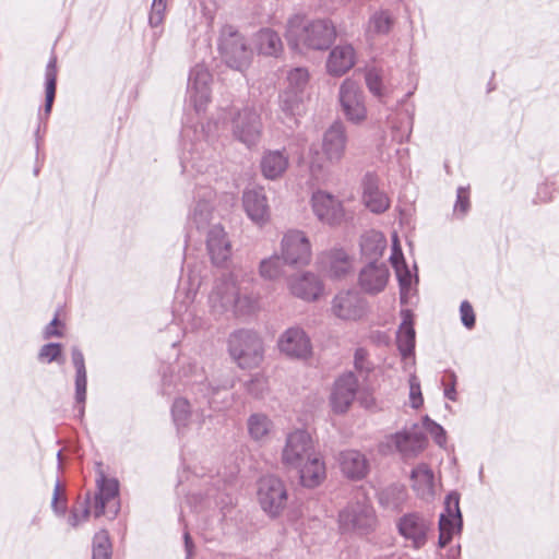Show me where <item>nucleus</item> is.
Returning <instances> with one entry per match:
<instances>
[{
  "instance_id": "f257e3e1",
  "label": "nucleus",
  "mask_w": 559,
  "mask_h": 559,
  "mask_svg": "<svg viewBox=\"0 0 559 559\" xmlns=\"http://www.w3.org/2000/svg\"><path fill=\"white\" fill-rule=\"evenodd\" d=\"M281 462L287 469L298 473L304 487L316 488L326 477L325 463L317 451L313 438L305 429H295L287 433Z\"/></svg>"
},
{
  "instance_id": "f03ea898",
  "label": "nucleus",
  "mask_w": 559,
  "mask_h": 559,
  "mask_svg": "<svg viewBox=\"0 0 559 559\" xmlns=\"http://www.w3.org/2000/svg\"><path fill=\"white\" fill-rule=\"evenodd\" d=\"M335 37L336 29L330 20H309L300 14L287 20L285 38L294 50H326Z\"/></svg>"
},
{
  "instance_id": "7ed1b4c3",
  "label": "nucleus",
  "mask_w": 559,
  "mask_h": 559,
  "mask_svg": "<svg viewBox=\"0 0 559 559\" xmlns=\"http://www.w3.org/2000/svg\"><path fill=\"white\" fill-rule=\"evenodd\" d=\"M212 312L215 316L230 313L234 317H243L253 313L258 301L247 290L242 289L234 273L219 278L209 297Z\"/></svg>"
},
{
  "instance_id": "20e7f679",
  "label": "nucleus",
  "mask_w": 559,
  "mask_h": 559,
  "mask_svg": "<svg viewBox=\"0 0 559 559\" xmlns=\"http://www.w3.org/2000/svg\"><path fill=\"white\" fill-rule=\"evenodd\" d=\"M338 524L343 533L364 536L376 531L378 519L372 506L361 493L340 512Z\"/></svg>"
},
{
  "instance_id": "39448f33",
  "label": "nucleus",
  "mask_w": 559,
  "mask_h": 559,
  "mask_svg": "<svg viewBox=\"0 0 559 559\" xmlns=\"http://www.w3.org/2000/svg\"><path fill=\"white\" fill-rule=\"evenodd\" d=\"M228 352L241 369H253L261 365L264 347L261 337L251 330H237L228 337Z\"/></svg>"
},
{
  "instance_id": "423d86ee",
  "label": "nucleus",
  "mask_w": 559,
  "mask_h": 559,
  "mask_svg": "<svg viewBox=\"0 0 559 559\" xmlns=\"http://www.w3.org/2000/svg\"><path fill=\"white\" fill-rule=\"evenodd\" d=\"M347 131L343 122H333L323 133L321 151L323 162L312 159L310 163V170L313 175L322 173L328 165H336L342 162L345 156L347 147Z\"/></svg>"
},
{
  "instance_id": "0eeeda50",
  "label": "nucleus",
  "mask_w": 559,
  "mask_h": 559,
  "mask_svg": "<svg viewBox=\"0 0 559 559\" xmlns=\"http://www.w3.org/2000/svg\"><path fill=\"white\" fill-rule=\"evenodd\" d=\"M218 49L223 61L231 69L243 71L251 63V48L246 38L230 25L222 28Z\"/></svg>"
},
{
  "instance_id": "6e6552de",
  "label": "nucleus",
  "mask_w": 559,
  "mask_h": 559,
  "mask_svg": "<svg viewBox=\"0 0 559 559\" xmlns=\"http://www.w3.org/2000/svg\"><path fill=\"white\" fill-rule=\"evenodd\" d=\"M258 501L270 518H278L288 504V491L285 483L276 476L260 479Z\"/></svg>"
},
{
  "instance_id": "1a4fd4ad",
  "label": "nucleus",
  "mask_w": 559,
  "mask_h": 559,
  "mask_svg": "<svg viewBox=\"0 0 559 559\" xmlns=\"http://www.w3.org/2000/svg\"><path fill=\"white\" fill-rule=\"evenodd\" d=\"M263 124L260 114L253 107H245L231 119L234 138L247 147L255 146L262 136Z\"/></svg>"
},
{
  "instance_id": "9d476101",
  "label": "nucleus",
  "mask_w": 559,
  "mask_h": 559,
  "mask_svg": "<svg viewBox=\"0 0 559 559\" xmlns=\"http://www.w3.org/2000/svg\"><path fill=\"white\" fill-rule=\"evenodd\" d=\"M338 100L344 116L352 123L359 124L367 119L364 92L356 81L346 79L341 84Z\"/></svg>"
},
{
  "instance_id": "9b49d317",
  "label": "nucleus",
  "mask_w": 559,
  "mask_h": 559,
  "mask_svg": "<svg viewBox=\"0 0 559 559\" xmlns=\"http://www.w3.org/2000/svg\"><path fill=\"white\" fill-rule=\"evenodd\" d=\"M311 245L304 231L289 230L282 239V259L288 265L305 266L311 261Z\"/></svg>"
},
{
  "instance_id": "f8f14e48",
  "label": "nucleus",
  "mask_w": 559,
  "mask_h": 559,
  "mask_svg": "<svg viewBox=\"0 0 559 559\" xmlns=\"http://www.w3.org/2000/svg\"><path fill=\"white\" fill-rule=\"evenodd\" d=\"M462 515L460 511V496L457 492H450L444 501V511L439 520V546H447L453 535L460 532Z\"/></svg>"
},
{
  "instance_id": "ddd939ff",
  "label": "nucleus",
  "mask_w": 559,
  "mask_h": 559,
  "mask_svg": "<svg viewBox=\"0 0 559 559\" xmlns=\"http://www.w3.org/2000/svg\"><path fill=\"white\" fill-rule=\"evenodd\" d=\"M311 206L317 218L328 225H337L344 218V207L340 200L323 190L312 193Z\"/></svg>"
},
{
  "instance_id": "4468645a",
  "label": "nucleus",
  "mask_w": 559,
  "mask_h": 559,
  "mask_svg": "<svg viewBox=\"0 0 559 559\" xmlns=\"http://www.w3.org/2000/svg\"><path fill=\"white\" fill-rule=\"evenodd\" d=\"M431 527V521L424 515L412 512L404 514L397 523L399 533L416 549L427 543V535Z\"/></svg>"
},
{
  "instance_id": "2eb2a0df",
  "label": "nucleus",
  "mask_w": 559,
  "mask_h": 559,
  "mask_svg": "<svg viewBox=\"0 0 559 559\" xmlns=\"http://www.w3.org/2000/svg\"><path fill=\"white\" fill-rule=\"evenodd\" d=\"M97 492L94 497V515L99 518L106 514L107 508L112 515L118 513L119 484L114 478L100 474L96 480Z\"/></svg>"
},
{
  "instance_id": "dca6fc26",
  "label": "nucleus",
  "mask_w": 559,
  "mask_h": 559,
  "mask_svg": "<svg viewBox=\"0 0 559 559\" xmlns=\"http://www.w3.org/2000/svg\"><path fill=\"white\" fill-rule=\"evenodd\" d=\"M361 200L364 205L374 214H382L390 209L391 200L388 194L380 189L379 178L372 173L364 176L361 181Z\"/></svg>"
},
{
  "instance_id": "f3484780",
  "label": "nucleus",
  "mask_w": 559,
  "mask_h": 559,
  "mask_svg": "<svg viewBox=\"0 0 559 559\" xmlns=\"http://www.w3.org/2000/svg\"><path fill=\"white\" fill-rule=\"evenodd\" d=\"M358 380L354 373L341 376L334 383L330 403L335 413L343 414L348 411L355 400Z\"/></svg>"
},
{
  "instance_id": "a211bd4d",
  "label": "nucleus",
  "mask_w": 559,
  "mask_h": 559,
  "mask_svg": "<svg viewBox=\"0 0 559 559\" xmlns=\"http://www.w3.org/2000/svg\"><path fill=\"white\" fill-rule=\"evenodd\" d=\"M282 353L294 358H307L311 354V342L306 332L298 326L287 329L278 340Z\"/></svg>"
},
{
  "instance_id": "6ab92c4d",
  "label": "nucleus",
  "mask_w": 559,
  "mask_h": 559,
  "mask_svg": "<svg viewBox=\"0 0 559 559\" xmlns=\"http://www.w3.org/2000/svg\"><path fill=\"white\" fill-rule=\"evenodd\" d=\"M332 311L342 320L355 321L365 313V300L357 292H342L333 299Z\"/></svg>"
},
{
  "instance_id": "aec40b11",
  "label": "nucleus",
  "mask_w": 559,
  "mask_h": 559,
  "mask_svg": "<svg viewBox=\"0 0 559 559\" xmlns=\"http://www.w3.org/2000/svg\"><path fill=\"white\" fill-rule=\"evenodd\" d=\"M210 82L211 74L202 66H195L189 76V93L190 98L197 111L205 108L210 102Z\"/></svg>"
},
{
  "instance_id": "412c9836",
  "label": "nucleus",
  "mask_w": 559,
  "mask_h": 559,
  "mask_svg": "<svg viewBox=\"0 0 559 559\" xmlns=\"http://www.w3.org/2000/svg\"><path fill=\"white\" fill-rule=\"evenodd\" d=\"M288 288L292 295L306 301H314L323 293L321 280L310 272L290 277Z\"/></svg>"
},
{
  "instance_id": "4be33fe9",
  "label": "nucleus",
  "mask_w": 559,
  "mask_h": 559,
  "mask_svg": "<svg viewBox=\"0 0 559 559\" xmlns=\"http://www.w3.org/2000/svg\"><path fill=\"white\" fill-rule=\"evenodd\" d=\"M206 248L212 263L222 266L231 255V245L221 225H215L207 233Z\"/></svg>"
},
{
  "instance_id": "5701e85b",
  "label": "nucleus",
  "mask_w": 559,
  "mask_h": 559,
  "mask_svg": "<svg viewBox=\"0 0 559 559\" xmlns=\"http://www.w3.org/2000/svg\"><path fill=\"white\" fill-rule=\"evenodd\" d=\"M242 203L247 215L252 222L262 225L269 221L270 210L262 188L245 191Z\"/></svg>"
},
{
  "instance_id": "b1692460",
  "label": "nucleus",
  "mask_w": 559,
  "mask_h": 559,
  "mask_svg": "<svg viewBox=\"0 0 559 559\" xmlns=\"http://www.w3.org/2000/svg\"><path fill=\"white\" fill-rule=\"evenodd\" d=\"M389 278L385 265L370 263L360 271L359 285L365 293L378 294L384 289Z\"/></svg>"
},
{
  "instance_id": "393cba45",
  "label": "nucleus",
  "mask_w": 559,
  "mask_h": 559,
  "mask_svg": "<svg viewBox=\"0 0 559 559\" xmlns=\"http://www.w3.org/2000/svg\"><path fill=\"white\" fill-rule=\"evenodd\" d=\"M289 157L285 150H269L261 157L260 168L262 175L270 180L281 178L287 170Z\"/></svg>"
},
{
  "instance_id": "a878e982",
  "label": "nucleus",
  "mask_w": 559,
  "mask_h": 559,
  "mask_svg": "<svg viewBox=\"0 0 559 559\" xmlns=\"http://www.w3.org/2000/svg\"><path fill=\"white\" fill-rule=\"evenodd\" d=\"M322 269L332 277H342L352 270V260L344 249L333 248L320 258Z\"/></svg>"
},
{
  "instance_id": "bb28decb",
  "label": "nucleus",
  "mask_w": 559,
  "mask_h": 559,
  "mask_svg": "<svg viewBox=\"0 0 559 559\" xmlns=\"http://www.w3.org/2000/svg\"><path fill=\"white\" fill-rule=\"evenodd\" d=\"M355 64V50L350 45H338L332 49L326 61L328 72L341 76Z\"/></svg>"
},
{
  "instance_id": "cd10ccee",
  "label": "nucleus",
  "mask_w": 559,
  "mask_h": 559,
  "mask_svg": "<svg viewBox=\"0 0 559 559\" xmlns=\"http://www.w3.org/2000/svg\"><path fill=\"white\" fill-rule=\"evenodd\" d=\"M274 423L264 413H253L247 419L249 438L259 444L269 442L274 433Z\"/></svg>"
},
{
  "instance_id": "c85d7f7f",
  "label": "nucleus",
  "mask_w": 559,
  "mask_h": 559,
  "mask_svg": "<svg viewBox=\"0 0 559 559\" xmlns=\"http://www.w3.org/2000/svg\"><path fill=\"white\" fill-rule=\"evenodd\" d=\"M343 474L350 479H361L368 474L369 465L366 456L356 450H347L340 455Z\"/></svg>"
},
{
  "instance_id": "c756f323",
  "label": "nucleus",
  "mask_w": 559,
  "mask_h": 559,
  "mask_svg": "<svg viewBox=\"0 0 559 559\" xmlns=\"http://www.w3.org/2000/svg\"><path fill=\"white\" fill-rule=\"evenodd\" d=\"M254 45L259 53L277 57L283 51L280 35L271 28H262L254 35Z\"/></svg>"
},
{
  "instance_id": "7c9ffc66",
  "label": "nucleus",
  "mask_w": 559,
  "mask_h": 559,
  "mask_svg": "<svg viewBox=\"0 0 559 559\" xmlns=\"http://www.w3.org/2000/svg\"><path fill=\"white\" fill-rule=\"evenodd\" d=\"M413 488L418 496L430 495L433 489V473L426 464H420L412 471Z\"/></svg>"
},
{
  "instance_id": "2f4dec72",
  "label": "nucleus",
  "mask_w": 559,
  "mask_h": 559,
  "mask_svg": "<svg viewBox=\"0 0 559 559\" xmlns=\"http://www.w3.org/2000/svg\"><path fill=\"white\" fill-rule=\"evenodd\" d=\"M396 343L400 353L404 357L411 355L414 352L415 330L412 321L408 318H405L399 328Z\"/></svg>"
},
{
  "instance_id": "473e14b6",
  "label": "nucleus",
  "mask_w": 559,
  "mask_h": 559,
  "mask_svg": "<svg viewBox=\"0 0 559 559\" xmlns=\"http://www.w3.org/2000/svg\"><path fill=\"white\" fill-rule=\"evenodd\" d=\"M57 58L52 56L47 63L45 79H46V103H45V114L49 115L51 111V107L56 96V85H57Z\"/></svg>"
},
{
  "instance_id": "72a5a7b5",
  "label": "nucleus",
  "mask_w": 559,
  "mask_h": 559,
  "mask_svg": "<svg viewBox=\"0 0 559 559\" xmlns=\"http://www.w3.org/2000/svg\"><path fill=\"white\" fill-rule=\"evenodd\" d=\"M301 96L297 91L285 90L280 95V108L287 118L299 115L301 108Z\"/></svg>"
},
{
  "instance_id": "f704fd0d",
  "label": "nucleus",
  "mask_w": 559,
  "mask_h": 559,
  "mask_svg": "<svg viewBox=\"0 0 559 559\" xmlns=\"http://www.w3.org/2000/svg\"><path fill=\"white\" fill-rule=\"evenodd\" d=\"M393 21L388 12H376L368 22L367 34L369 36L388 34Z\"/></svg>"
},
{
  "instance_id": "c9c22d12",
  "label": "nucleus",
  "mask_w": 559,
  "mask_h": 559,
  "mask_svg": "<svg viewBox=\"0 0 559 559\" xmlns=\"http://www.w3.org/2000/svg\"><path fill=\"white\" fill-rule=\"evenodd\" d=\"M173 419L178 428H186L191 417V405L187 399L178 397L171 407Z\"/></svg>"
},
{
  "instance_id": "e433bc0d",
  "label": "nucleus",
  "mask_w": 559,
  "mask_h": 559,
  "mask_svg": "<svg viewBox=\"0 0 559 559\" xmlns=\"http://www.w3.org/2000/svg\"><path fill=\"white\" fill-rule=\"evenodd\" d=\"M111 544L106 531H99L93 538L92 559H110Z\"/></svg>"
},
{
  "instance_id": "4c0bfd02",
  "label": "nucleus",
  "mask_w": 559,
  "mask_h": 559,
  "mask_svg": "<svg viewBox=\"0 0 559 559\" xmlns=\"http://www.w3.org/2000/svg\"><path fill=\"white\" fill-rule=\"evenodd\" d=\"M390 260L396 271V274H397V277L400 281V285L402 286V288L408 286L411 284V274L406 270L403 253H402L401 249L397 248L396 246H394V248H393V252H392Z\"/></svg>"
},
{
  "instance_id": "58836bf2",
  "label": "nucleus",
  "mask_w": 559,
  "mask_h": 559,
  "mask_svg": "<svg viewBox=\"0 0 559 559\" xmlns=\"http://www.w3.org/2000/svg\"><path fill=\"white\" fill-rule=\"evenodd\" d=\"M283 273L281 259L277 255L264 259L260 263V275L266 280H275Z\"/></svg>"
},
{
  "instance_id": "ea45409f",
  "label": "nucleus",
  "mask_w": 559,
  "mask_h": 559,
  "mask_svg": "<svg viewBox=\"0 0 559 559\" xmlns=\"http://www.w3.org/2000/svg\"><path fill=\"white\" fill-rule=\"evenodd\" d=\"M385 247V239L379 233L365 236L361 242V250L366 254L380 255Z\"/></svg>"
},
{
  "instance_id": "a19ab883",
  "label": "nucleus",
  "mask_w": 559,
  "mask_h": 559,
  "mask_svg": "<svg viewBox=\"0 0 559 559\" xmlns=\"http://www.w3.org/2000/svg\"><path fill=\"white\" fill-rule=\"evenodd\" d=\"M309 80L308 70L305 68H295L288 72L287 81L289 84L288 90L297 91L298 93L305 88Z\"/></svg>"
},
{
  "instance_id": "79ce46f5",
  "label": "nucleus",
  "mask_w": 559,
  "mask_h": 559,
  "mask_svg": "<svg viewBox=\"0 0 559 559\" xmlns=\"http://www.w3.org/2000/svg\"><path fill=\"white\" fill-rule=\"evenodd\" d=\"M86 385H87V378L86 372L85 373H76L75 376V400L78 402L79 406V414H84V403L86 400Z\"/></svg>"
},
{
  "instance_id": "37998d69",
  "label": "nucleus",
  "mask_w": 559,
  "mask_h": 559,
  "mask_svg": "<svg viewBox=\"0 0 559 559\" xmlns=\"http://www.w3.org/2000/svg\"><path fill=\"white\" fill-rule=\"evenodd\" d=\"M166 0H153L152 9L148 16L151 26H159L165 17Z\"/></svg>"
},
{
  "instance_id": "c03bdc74",
  "label": "nucleus",
  "mask_w": 559,
  "mask_h": 559,
  "mask_svg": "<svg viewBox=\"0 0 559 559\" xmlns=\"http://www.w3.org/2000/svg\"><path fill=\"white\" fill-rule=\"evenodd\" d=\"M469 207V193L468 190L460 187L456 191V202L454 204V214L464 216Z\"/></svg>"
},
{
  "instance_id": "a18cd8bd",
  "label": "nucleus",
  "mask_w": 559,
  "mask_h": 559,
  "mask_svg": "<svg viewBox=\"0 0 559 559\" xmlns=\"http://www.w3.org/2000/svg\"><path fill=\"white\" fill-rule=\"evenodd\" d=\"M61 345L58 343H49L44 345L40 348V352L38 354V357L40 360H45L47 362H52L59 360V357L61 356Z\"/></svg>"
},
{
  "instance_id": "49530a36",
  "label": "nucleus",
  "mask_w": 559,
  "mask_h": 559,
  "mask_svg": "<svg viewBox=\"0 0 559 559\" xmlns=\"http://www.w3.org/2000/svg\"><path fill=\"white\" fill-rule=\"evenodd\" d=\"M425 428L433 438L435 442L440 447H443L447 442V436L444 429L428 417L425 419Z\"/></svg>"
},
{
  "instance_id": "de8ad7c7",
  "label": "nucleus",
  "mask_w": 559,
  "mask_h": 559,
  "mask_svg": "<svg viewBox=\"0 0 559 559\" xmlns=\"http://www.w3.org/2000/svg\"><path fill=\"white\" fill-rule=\"evenodd\" d=\"M88 504H90V496L86 497L85 501L82 503V506L80 508H74L71 511V514L69 516V523L71 526L75 527L81 522L87 520L88 514H90Z\"/></svg>"
},
{
  "instance_id": "09e8293b",
  "label": "nucleus",
  "mask_w": 559,
  "mask_h": 559,
  "mask_svg": "<svg viewBox=\"0 0 559 559\" xmlns=\"http://www.w3.org/2000/svg\"><path fill=\"white\" fill-rule=\"evenodd\" d=\"M266 378L261 374H257L246 383V390L249 394L259 397L266 390Z\"/></svg>"
},
{
  "instance_id": "8fccbe9b",
  "label": "nucleus",
  "mask_w": 559,
  "mask_h": 559,
  "mask_svg": "<svg viewBox=\"0 0 559 559\" xmlns=\"http://www.w3.org/2000/svg\"><path fill=\"white\" fill-rule=\"evenodd\" d=\"M51 507L53 511L60 515L64 514L67 509V500L63 497L62 488L59 481L56 483L53 488Z\"/></svg>"
},
{
  "instance_id": "3c124183",
  "label": "nucleus",
  "mask_w": 559,
  "mask_h": 559,
  "mask_svg": "<svg viewBox=\"0 0 559 559\" xmlns=\"http://www.w3.org/2000/svg\"><path fill=\"white\" fill-rule=\"evenodd\" d=\"M442 384L444 386V396L451 401H456V376L454 372H447L442 378Z\"/></svg>"
},
{
  "instance_id": "603ef678",
  "label": "nucleus",
  "mask_w": 559,
  "mask_h": 559,
  "mask_svg": "<svg viewBox=\"0 0 559 559\" xmlns=\"http://www.w3.org/2000/svg\"><path fill=\"white\" fill-rule=\"evenodd\" d=\"M396 450L401 453H408L412 449L409 443L412 442V436L407 432H397L391 437Z\"/></svg>"
},
{
  "instance_id": "864d4df0",
  "label": "nucleus",
  "mask_w": 559,
  "mask_h": 559,
  "mask_svg": "<svg viewBox=\"0 0 559 559\" xmlns=\"http://www.w3.org/2000/svg\"><path fill=\"white\" fill-rule=\"evenodd\" d=\"M460 314L462 323L467 328L472 329L475 325V313L472 305L464 300L460 306Z\"/></svg>"
},
{
  "instance_id": "5fc2aeb1",
  "label": "nucleus",
  "mask_w": 559,
  "mask_h": 559,
  "mask_svg": "<svg viewBox=\"0 0 559 559\" xmlns=\"http://www.w3.org/2000/svg\"><path fill=\"white\" fill-rule=\"evenodd\" d=\"M366 84H367V87L369 88V91L373 95H376L378 97L382 96V93H381V85H382L381 78L379 76V74L376 71L367 72V74H366Z\"/></svg>"
},
{
  "instance_id": "6e6d98bb",
  "label": "nucleus",
  "mask_w": 559,
  "mask_h": 559,
  "mask_svg": "<svg viewBox=\"0 0 559 559\" xmlns=\"http://www.w3.org/2000/svg\"><path fill=\"white\" fill-rule=\"evenodd\" d=\"M409 397L412 402V406L414 408H418L424 400L420 391V385L416 379V377H412L409 380Z\"/></svg>"
},
{
  "instance_id": "4d7b16f0",
  "label": "nucleus",
  "mask_w": 559,
  "mask_h": 559,
  "mask_svg": "<svg viewBox=\"0 0 559 559\" xmlns=\"http://www.w3.org/2000/svg\"><path fill=\"white\" fill-rule=\"evenodd\" d=\"M368 357V353L366 349L364 348H357L356 352H355V368L358 370V371H370L371 367H370V364L367 359Z\"/></svg>"
},
{
  "instance_id": "13d9d810",
  "label": "nucleus",
  "mask_w": 559,
  "mask_h": 559,
  "mask_svg": "<svg viewBox=\"0 0 559 559\" xmlns=\"http://www.w3.org/2000/svg\"><path fill=\"white\" fill-rule=\"evenodd\" d=\"M61 322L59 321L58 314L51 320V322L45 328L44 338L48 340L53 336L60 337L62 336V331L59 329L61 326Z\"/></svg>"
},
{
  "instance_id": "bf43d9fd",
  "label": "nucleus",
  "mask_w": 559,
  "mask_h": 559,
  "mask_svg": "<svg viewBox=\"0 0 559 559\" xmlns=\"http://www.w3.org/2000/svg\"><path fill=\"white\" fill-rule=\"evenodd\" d=\"M554 192H555L554 185L546 183V182L542 183L537 190V201L540 203H546V202L551 201L552 197H554Z\"/></svg>"
},
{
  "instance_id": "052dcab7",
  "label": "nucleus",
  "mask_w": 559,
  "mask_h": 559,
  "mask_svg": "<svg viewBox=\"0 0 559 559\" xmlns=\"http://www.w3.org/2000/svg\"><path fill=\"white\" fill-rule=\"evenodd\" d=\"M71 355H72V362L75 367L76 373H85L86 372L85 361H84V356H83L82 352L78 347H73Z\"/></svg>"
},
{
  "instance_id": "680f3d73",
  "label": "nucleus",
  "mask_w": 559,
  "mask_h": 559,
  "mask_svg": "<svg viewBox=\"0 0 559 559\" xmlns=\"http://www.w3.org/2000/svg\"><path fill=\"white\" fill-rule=\"evenodd\" d=\"M183 537H185V547H186V551H187V559H190L192 557V552H193V542L188 532L185 533Z\"/></svg>"
}]
</instances>
